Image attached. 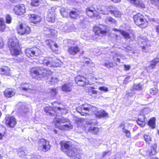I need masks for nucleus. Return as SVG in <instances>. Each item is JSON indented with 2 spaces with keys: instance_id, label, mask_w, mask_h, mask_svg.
I'll return each mask as SVG.
<instances>
[{
  "instance_id": "f257e3e1",
  "label": "nucleus",
  "mask_w": 159,
  "mask_h": 159,
  "mask_svg": "<svg viewBox=\"0 0 159 159\" xmlns=\"http://www.w3.org/2000/svg\"><path fill=\"white\" fill-rule=\"evenodd\" d=\"M77 111L81 115L95 114L96 117L99 118L108 117V114L103 109H99L88 104H85L80 106L76 108Z\"/></svg>"
},
{
  "instance_id": "f03ea898",
  "label": "nucleus",
  "mask_w": 159,
  "mask_h": 159,
  "mask_svg": "<svg viewBox=\"0 0 159 159\" xmlns=\"http://www.w3.org/2000/svg\"><path fill=\"white\" fill-rule=\"evenodd\" d=\"M30 72L31 74L35 75L38 80H41L46 77L48 78V80L52 84L57 83L58 81L57 78L51 77V75L52 74L51 71L47 70L42 67H36L32 68L30 69Z\"/></svg>"
},
{
  "instance_id": "7ed1b4c3",
  "label": "nucleus",
  "mask_w": 159,
  "mask_h": 159,
  "mask_svg": "<svg viewBox=\"0 0 159 159\" xmlns=\"http://www.w3.org/2000/svg\"><path fill=\"white\" fill-rule=\"evenodd\" d=\"M60 144L61 150L69 157L75 159H80L81 158L82 151L76 148L71 142L61 141Z\"/></svg>"
},
{
  "instance_id": "20e7f679",
  "label": "nucleus",
  "mask_w": 159,
  "mask_h": 159,
  "mask_svg": "<svg viewBox=\"0 0 159 159\" xmlns=\"http://www.w3.org/2000/svg\"><path fill=\"white\" fill-rule=\"evenodd\" d=\"M96 124V121L93 120H87L80 119L77 122L78 127L79 129H82L85 132H90L96 134L98 131V129L96 127L91 126Z\"/></svg>"
},
{
  "instance_id": "39448f33",
  "label": "nucleus",
  "mask_w": 159,
  "mask_h": 159,
  "mask_svg": "<svg viewBox=\"0 0 159 159\" xmlns=\"http://www.w3.org/2000/svg\"><path fill=\"white\" fill-rule=\"evenodd\" d=\"M52 104L53 108L46 107L45 108L44 110L47 115L52 116L55 112L61 113L62 114H65L67 113V110L62 105L60 104L58 105L56 102H52Z\"/></svg>"
},
{
  "instance_id": "423d86ee",
  "label": "nucleus",
  "mask_w": 159,
  "mask_h": 159,
  "mask_svg": "<svg viewBox=\"0 0 159 159\" xmlns=\"http://www.w3.org/2000/svg\"><path fill=\"white\" fill-rule=\"evenodd\" d=\"M55 126L58 128L62 130H69L73 128V125L70 123L69 120L61 117V118H56L54 120Z\"/></svg>"
},
{
  "instance_id": "0eeeda50",
  "label": "nucleus",
  "mask_w": 159,
  "mask_h": 159,
  "mask_svg": "<svg viewBox=\"0 0 159 159\" xmlns=\"http://www.w3.org/2000/svg\"><path fill=\"white\" fill-rule=\"evenodd\" d=\"M8 43L12 55L17 56L20 54V50L18 40L16 37H13L9 38Z\"/></svg>"
},
{
  "instance_id": "6e6552de",
  "label": "nucleus",
  "mask_w": 159,
  "mask_h": 159,
  "mask_svg": "<svg viewBox=\"0 0 159 159\" xmlns=\"http://www.w3.org/2000/svg\"><path fill=\"white\" fill-rule=\"evenodd\" d=\"M55 57H45L44 59L40 58L39 60V63L43 64L44 66L51 67H59L61 66L59 62L60 61L58 60H55Z\"/></svg>"
},
{
  "instance_id": "1a4fd4ad",
  "label": "nucleus",
  "mask_w": 159,
  "mask_h": 159,
  "mask_svg": "<svg viewBox=\"0 0 159 159\" xmlns=\"http://www.w3.org/2000/svg\"><path fill=\"white\" fill-rule=\"evenodd\" d=\"M133 18L135 24L142 28H145L148 25V21L140 13L134 15Z\"/></svg>"
},
{
  "instance_id": "9d476101",
  "label": "nucleus",
  "mask_w": 159,
  "mask_h": 159,
  "mask_svg": "<svg viewBox=\"0 0 159 159\" xmlns=\"http://www.w3.org/2000/svg\"><path fill=\"white\" fill-rule=\"evenodd\" d=\"M38 147L39 151L46 152L50 149L51 145L48 141L45 139H41L38 142Z\"/></svg>"
},
{
  "instance_id": "9b49d317",
  "label": "nucleus",
  "mask_w": 159,
  "mask_h": 159,
  "mask_svg": "<svg viewBox=\"0 0 159 159\" xmlns=\"http://www.w3.org/2000/svg\"><path fill=\"white\" fill-rule=\"evenodd\" d=\"M18 33L21 35H27L31 32L30 28L25 24H21L17 29Z\"/></svg>"
},
{
  "instance_id": "f8f14e48",
  "label": "nucleus",
  "mask_w": 159,
  "mask_h": 159,
  "mask_svg": "<svg viewBox=\"0 0 159 159\" xmlns=\"http://www.w3.org/2000/svg\"><path fill=\"white\" fill-rule=\"evenodd\" d=\"M40 52V51L39 49L36 47L27 48L25 50L26 55L28 57H31L34 56H38Z\"/></svg>"
},
{
  "instance_id": "ddd939ff",
  "label": "nucleus",
  "mask_w": 159,
  "mask_h": 159,
  "mask_svg": "<svg viewBox=\"0 0 159 159\" xmlns=\"http://www.w3.org/2000/svg\"><path fill=\"white\" fill-rule=\"evenodd\" d=\"M20 89L32 94L35 93L36 92L35 88L29 83H22L21 84Z\"/></svg>"
},
{
  "instance_id": "4468645a",
  "label": "nucleus",
  "mask_w": 159,
  "mask_h": 159,
  "mask_svg": "<svg viewBox=\"0 0 159 159\" xmlns=\"http://www.w3.org/2000/svg\"><path fill=\"white\" fill-rule=\"evenodd\" d=\"M13 11L15 14L18 15H23L26 12L25 7L23 4L15 6Z\"/></svg>"
},
{
  "instance_id": "2eb2a0df",
  "label": "nucleus",
  "mask_w": 159,
  "mask_h": 159,
  "mask_svg": "<svg viewBox=\"0 0 159 159\" xmlns=\"http://www.w3.org/2000/svg\"><path fill=\"white\" fill-rule=\"evenodd\" d=\"M56 9V7H54L48 10L47 17V20L48 21L51 22H53L55 21V10Z\"/></svg>"
},
{
  "instance_id": "dca6fc26",
  "label": "nucleus",
  "mask_w": 159,
  "mask_h": 159,
  "mask_svg": "<svg viewBox=\"0 0 159 159\" xmlns=\"http://www.w3.org/2000/svg\"><path fill=\"white\" fill-rule=\"evenodd\" d=\"M140 41L142 43L140 45L142 51L144 52H147L150 50V45L148 43V41L146 37H143L140 38Z\"/></svg>"
},
{
  "instance_id": "f3484780",
  "label": "nucleus",
  "mask_w": 159,
  "mask_h": 159,
  "mask_svg": "<svg viewBox=\"0 0 159 159\" xmlns=\"http://www.w3.org/2000/svg\"><path fill=\"white\" fill-rule=\"evenodd\" d=\"M76 83L79 86H83L89 84L88 80L84 77L78 75L75 78Z\"/></svg>"
},
{
  "instance_id": "a211bd4d",
  "label": "nucleus",
  "mask_w": 159,
  "mask_h": 159,
  "mask_svg": "<svg viewBox=\"0 0 159 159\" xmlns=\"http://www.w3.org/2000/svg\"><path fill=\"white\" fill-rule=\"evenodd\" d=\"M5 124L8 127H13L16 125V121L13 116H6L5 118Z\"/></svg>"
},
{
  "instance_id": "6ab92c4d",
  "label": "nucleus",
  "mask_w": 159,
  "mask_h": 159,
  "mask_svg": "<svg viewBox=\"0 0 159 159\" xmlns=\"http://www.w3.org/2000/svg\"><path fill=\"white\" fill-rule=\"evenodd\" d=\"M130 124L128 123H122L120 125L119 127L122 129L123 132L127 137H129L130 136V132L128 129L130 127Z\"/></svg>"
},
{
  "instance_id": "aec40b11",
  "label": "nucleus",
  "mask_w": 159,
  "mask_h": 159,
  "mask_svg": "<svg viewBox=\"0 0 159 159\" xmlns=\"http://www.w3.org/2000/svg\"><path fill=\"white\" fill-rule=\"evenodd\" d=\"M86 11L87 15L89 17L95 16L98 19L100 18V16L99 15L96 14V11L92 7H89L87 8Z\"/></svg>"
},
{
  "instance_id": "412c9836",
  "label": "nucleus",
  "mask_w": 159,
  "mask_h": 159,
  "mask_svg": "<svg viewBox=\"0 0 159 159\" xmlns=\"http://www.w3.org/2000/svg\"><path fill=\"white\" fill-rule=\"evenodd\" d=\"M15 93V90L11 88L6 89L3 93L4 96L7 98H11L13 96Z\"/></svg>"
},
{
  "instance_id": "4be33fe9",
  "label": "nucleus",
  "mask_w": 159,
  "mask_h": 159,
  "mask_svg": "<svg viewBox=\"0 0 159 159\" xmlns=\"http://www.w3.org/2000/svg\"><path fill=\"white\" fill-rule=\"evenodd\" d=\"M80 51L78 46H70L68 49V52L70 55L74 56L76 55Z\"/></svg>"
},
{
  "instance_id": "5701e85b",
  "label": "nucleus",
  "mask_w": 159,
  "mask_h": 159,
  "mask_svg": "<svg viewBox=\"0 0 159 159\" xmlns=\"http://www.w3.org/2000/svg\"><path fill=\"white\" fill-rule=\"evenodd\" d=\"M0 71L2 72V74L6 76H10L11 74L10 68L7 66L2 67L0 69Z\"/></svg>"
},
{
  "instance_id": "b1692460",
  "label": "nucleus",
  "mask_w": 159,
  "mask_h": 159,
  "mask_svg": "<svg viewBox=\"0 0 159 159\" xmlns=\"http://www.w3.org/2000/svg\"><path fill=\"white\" fill-rule=\"evenodd\" d=\"M98 13L103 14H107L109 12L112 13V10L111 7H102L100 10H98Z\"/></svg>"
},
{
  "instance_id": "393cba45",
  "label": "nucleus",
  "mask_w": 159,
  "mask_h": 159,
  "mask_svg": "<svg viewBox=\"0 0 159 159\" xmlns=\"http://www.w3.org/2000/svg\"><path fill=\"white\" fill-rule=\"evenodd\" d=\"M159 61V58H156L152 61L150 65L147 67V70L148 72H149L151 71L155 67L157 63Z\"/></svg>"
},
{
  "instance_id": "a878e982",
  "label": "nucleus",
  "mask_w": 159,
  "mask_h": 159,
  "mask_svg": "<svg viewBox=\"0 0 159 159\" xmlns=\"http://www.w3.org/2000/svg\"><path fill=\"white\" fill-rule=\"evenodd\" d=\"M5 25L4 19L2 18H0V31L3 32L5 29ZM3 46L2 41H0V48Z\"/></svg>"
},
{
  "instance_id": "bb28decb",
  "label": "nucleus",
  "mask_w": 159,
  "mask_h": 159,
  "mask_svg": "<svg viewBox=\"0 0 159 159\" xmlns=\"http://www.w3.org/2000/svg\"><path fill=\"white\" fill-rule=\"evenodd\" d=\"M145 119L144 115L140 114L138 116V120L137 121L138 124L142 127H144L145 124Z\"/></svg>"
},
{
  "instance_id": "cd10ccee",
  "label": "nucleus",
  "mask_w": 159,
  "mask_h": 159,
  "mask_svg": "<svg viewBox=\"0 0 159 159\" xmlns=\"http://www.w3.org/2000/svg\"><path fill=\"white\" fill-rule=\"evenodd\" d=\"M29 19L31 22L34 23H36L40 21L41 18L37 15L31 14L30 15Z\"/></svg>"
},
{
  "instance_id": "c85d7f7f",
  "label": "nucleus",
  "mask_w": 159,
  "mask_h": 159,
  "mask_svg": "<svg viewBox=\"0 0 159 159\" xmlns=\"http://www.w3.org/2000/svg\"><path fill=\"white\" fill-rule=\"evenodd\" d=\"M157 144L154 143L152 144L150 150L148 151V153L150 156L155 155L157 153Z\"/></svg>"
},
{
  "instance_id": "c756f323",
  "label": "nucleus",
  "mask_w": 159,
  "mask_h": 159,
  "mask_svg": "<svg viewBox=\"0 0 159 159\" xmlns=\"http://www.w3.org/2000/svg\"><path fill=\"white\" fill-rule=\"evenodd\" d=\"M72 86V83H66L62 86V90L65 92H70L71 90Z\"/></svg>"
},
{
  "instance_id": "7c9ffc66",
  "label": "nucleus",
  "mask_w": 159,
  "mask_h": 159,
  "mask_svg": "<svg viewBox=\"0 0 159 159\" xmlns=\"http://www.w3.org/2000/svg\"><path fill=\"white\" fill-rule=\"evenodd\" d=\"M84 62L88 65V69L89 70H94L95 69L94 64L91 62L89 61V59L86 58H84Z\"/></svg>"
},
{
  "instance_id": "2f4dec72",
  "label": "nucleus",
  "mask_w": 159,
  "mask_h": 159,
  "mask_svg": "<svg viewBox=\"0 0 159 159\" xmlns=\"http://www.w3.org/2000/svg\"><path fill=\"white\" fill-rule=\"evenodd\" d=\"M131 2L135 5L144 8L145 7L144 4L143 3V2L142 1L139 0H129Z\"/></svg>"
},
{
  "instance_id": "473e14b6",
  "label": "nucleus",
  "mask_w": 159,
  "mask_h": 159,
  "mask_svg": "<svg viewBox=\"0 0 159 159\" xmlns=\"http://www.w3.org/2000/svg\"><path fill=\"white\" fill-rule=\"evenodd\" d=\"M93 30L96 35L100 36L105 34L106 32L105 30H102L100 27L98 26H95L93 28Z\"/></svg>"
},
{
  "instance_id": "72a5a7b5",
  "label": "nucleus",
  "mask_w": 159,
  "mask_h": 159,
  "mask_svg": "<svg viewBox=\"0 0 159 159\" xmlns=\"http://www.w3.org/2000/svg\"><path fill=\"white\" fill-rule=\"evenodd\" d=\"M59 29L64 32H70L73 30L72 26L71 27H68L66 25H64L60 28Z\"/></svg>"
},
{
  "instance_id": "f704fd0d",
  "label": "nucleus",
  "mask_w": 159,
  "mask_h": 159,
  "mask_svg": "<svg viewBox=\"0 0 159 159\" xmlns=\"http://www.w3.org/2000/svg\"><path fill=\"white\" fill-rule=\"evenodd\" d=\"M18 154L21 159H29L30 157L29 155H26L24 151L20 150L18 151Z\"/></svg>"
},
{
  "instance_id": "c9c22d12",
  "label": "nucleus",
  "mask_w": 159,
  "mask_h": 159,
  "mask_svg": "<svg viewBox=\"0 0 159 159\" xmlns=\"http://www.w3.org/2000/svg\"><path fill=\"white\" fill-rule=\"evenodd\" d=\"M113 60L117 62H120V58L123 59L122 55L120 53H113Z\"/></svg>"
},
{
  "instance_id": "e433bc0d",
  "label": "nucleus",
  "mask_w": 159,
  "mask_h": 159,
  "mask_svg": "<svg viewBox=\"0 0 159 159\" xmlns=\"http://www.w3.org/2000/svg\"><path fill=\"white\" fill-rule=\"evenodd\" d=\"M6 129L2 125H0V140H2L6 134Z\"/></svg>"
},
{
  "instance_id": "4c0bfd02",
  "label": "nucleus",
  "mask_w": 159,
  "mask_h": 159,
  "mask_svg": "<svg viewBox=\"0 0 159 159\" xmlns=\"http://www.w3.org/2000/svg\"><path fill=\"white\" fill-rule=\"evenodd\" d=\"M114 31H116L119 32L120 34L122 35L125 39L129 38V34L126 32L120 30H118L116 29H114Z\"/></svg>"
},
{
  "instance_id": "58836bf2",
  "label": "nucleus",
  "mask_w": 159,
  "mask_h": 159,
  "mask_svg": "<svg viewBox=\"0 0 159 159\" xmlns=\"http://www.w3.org/2000/svg\"><path fill=\"white\" fill-rule=\"evenodd\" d=\"M155 118H152L149 120L148 123V125L152 129L155 128Z\"/></svg>"
},
{
  "instance_id": "ea45409f",
  "label": "nucleus",
  "mask_w": 159,
  "mask_h": 159,
  "mask_svg": "<svg viewBox=\"0 0 159 159\" xmlns=\"http://www.w3.org/2000/svg\"><path fill=\"white\" fill-rule=\"evenodd\" d=\"M60 12L62 16L64 17H67L69 14H70V12L63 8L61 9Z\"/></svg>"
},
{
  "instance_id": "a19ab883",
  "label": "nucleus",
  "mask_w": 159,
  "mask_h": 159,
  "mask_svg": "<svg viewBox=\"0 0 159 159\" xmlns=\"http://www.w3.org/2000/svg\"><path fill=\"white\" fill-rule=\"evenodd\" d=\"M79 13L76 10L72 11L70 13V15L71 18H75L78 16Z\"/></svg>"
},
{
  "instance_id": "79ce46f5",
  "label": "nucleus",
  "mask_w": 159,
  "mask_h": 159,
  "mask_svg": "<svg viewBox=\"0 0 159 159\" xmlns=\"http://www.w3.org/2000/svg\"><path fill=\"white\" fill-rule=\"evenodd\" d=\"M143 86L140 84H134L133 87V89L134 90H140L142 89Z\"/></svg>"
},
{
  "instance_id": "37998d69",
  "label": "nucleus",
  "mask_w": 159,
  "mask_h": 159,
  "mask_svg": "<svg viewBox=\"0 0 159 159\" xmlns=\"http://www.w3.org/2000/svg\"><path fill=\"white\" fill-rule=\"evenodd\" d=\"M105 22L107 23L116 24V21L115 20L111 17H107L105 20Z\"/></svg>"
},
{
  "instance_id": "c03bdc74",
  "label": "nucleus",
  "mask_w": 159,
  "mask_h": 159,
  "mask_svg": "<svg viewBox=\"0 0 159 159\" xmlns=\"http://www.w3.org/2000/svg\"><path fill=\"white\" fill-rule=\"evenodd\" d=\"M143 138L147 143L149 144L152 141V139L150 136L147 134H145L144 135Z\"/></svg>"
},
{
  "instance_id": "a18cd8bd",
  "label": "nucleus",
  "mask_w": 159,
  "mask_h": 159,
  "mask_svg": "<svg viewBox=\"0 0 159 159\" xmlns=\"http://www.w3.org/2000/svg\"><path fill=\"white\" fill-rule=\"evenodd\" d=\"M104 65L106 67L109 68L113 67L114 66V63L109 60L107 61L104 64Z\"/></svg>"
},
{
  "instance_id": "49530a36",
  "label": "nucleus",
  "mask_w": 159,
  "mask_h": 159,
  "mask_svg": "<svg viewBox=\"0 0 159 159\" xmlns=\"http://www.w3.org/2000/svg\"><path fill=\"white\" fill-rule=\"evenodd\" d=\"M88 92L89 95H92V94H96L97 93V91L94 90V89L92 87H89L88 88Z\"/></svg>"
},
{
  "instance_id": "de8ad7c7",
  "label": "nucleus",
  "mask_w": 159,
  "mask_h": 159,
  "mask_svg": "<svg viewBox=\"0 0 159 159\" xmlns=\"http://www.w3.org/2000/svg\"><path fill=\"white\" fill-rule=\"evenodd\" d=\"M43 0H32L31 2V5L33 6H37L39 4V2Z\"/></svg>"
},
{
  "instance_id": "09e8293b",
  "label": "nucleus",
  "mask_w": 159,
  "mask_h": 159,
  "mask_svg": "<svg viewBox=\"0 0 159 159\" xmlns=\"http://www.w3.org/2000/svg\"><path fill=\"white\" fill-rule=\"evenodd\" d=\"M158 89L155 87L151 89L150 90V94L152 95H155L157 93Z\"/></svg>"
},
{
  "instance_id": "8fccbe9b",
  "label": "nucleus",
  "mask_w": 159,
  "mask_h": 159,
  "mask_svg": "<svg viewBox=\"0 0 159 159\" xmlns=\"http://www.w3.org/2000/svg\"><path fill=\"white\" fill-rule=\"evenodd\" d=\"M48 92H49L50 94L52 96H55L57 93L56 89L55 88H52L51 89H50Z\"/></svg>"
},
{
  "instance_id": "3c124183",
  "label": "nucleus",
  "mask_w": 159,
  "mask_h": 159,
  "mask_svg": "<svg viewBox=\"0 0 159 159\" xmlns=\"http://www.w3.org/2000/svg\"><path fill=\"white\" fill-rule=\"evenodd\" d=\"M45 42L46 44L49 46L50 49H52V46L54 42L52 40L49 39L46 40Z\"/></svg>"
},
{
  "instance_id": "603ef678",
  "label": "nucleus",
  "mask_w": 159,
  "mask_h": 159,
  "mask_svg": "<svg viewBox=\"0 0 159 159\" xmlns=\"http://www.w3.org/2000/svg\"><path fill=\"white\" fill-rule=\"evenodd\" d=\"M152 111V109L149 108H146L143 109V114L142 115H144V114H147L148 113Z\"/></svg>"
},
{
  "instance_id": "864d4df0",
  "label": "nucleus",
  "mask_w": 159,
  "mask_h": 159,
  "mask_svg": "<svg viewBox=\"0 0 159 159\" xmlns=\"http://www.w3.org/2000/svg\"><path fill=\"white\" fill-rule=\"evenodd\" d=\"M112 13H113L114 15L116 17H120L121 16V12L119 11H115L113 12H112Z\"/></svg>"
},
{
  "instance_id": "5fc2aeb1",
  "label": "nucleus",
  "mask_w": 159,
  "mask_h": 159,
  "mask_svg": "<svg viewBox=\"0 0 159 159\" xmlns=\"http://www.w3.org/2000/svg\"><path fill=\"white\" fill-rule=\"evenodd\" d=\"M49 32L50 33V34L52 35V36L55 37L57 35V30H55L53 29H51L50 30Z\"/></svg>"
},
{
  "instance_id": "6e6d98bb",
  "label": "nucleus",
  "mask_w": 159,
  "mask_h": 159,
  "mask_svg": "<svg viewBox=\"0 0 159 159\" xmlns=\"http://www.w3.org/2000/svg\"><path fill=\"white\" fill-rule=\"evenodd\" d=\"M152 4L156 5L159 8V0H149Z\"/></svg>"
},
{
  "instance_id": "4d7b16f0",
  "label": "nucleus",
  "mask_w": 159,
  "mask_h": 159,
  "mask_svg": "<svg viewBox=\"0 0 159 159\" xmlns=\"http://www.w3.org/2000/svg\"><path fill=\"white\" fill-rule=\"evenodd\" d=\"M6 22L7 23L10 24L11 23V18L10 15H7L6 17Z\"/></svg>"
},
{
  "instance_id": "13d9d810",
  "label": "nucleus",
  "mask_w": 159,
  "mask_h": 159,
  "mask_svg": "<svg viewBox=\"0 0 159 159\" xmlns=\"http://www.w3.org/2000/svg\"><path fill=\"white\" fill-rule=\"evenodd\" d=\"M98 89L101 91H103L105 92H108V89L107 87L104 86H101Z\"/></svg>"
},
{
  "instance_id": "bf43d9fd",
  "label": "nucleus",
  "mask_w": 159,
  "mask_h": 159,
  "mask_svg": "<svg viewBox=\"0 0 159 159\" xmlns=\"http://www.w3.org/2000/svg\"><path fill=\"white\" fill-rule=\"evenodd\" d=\"M51 29L48 28L47 26H45L43 28V30L45 31L49 32L50 30Z\"/></svg>"
},
{
  "instance_id": "052dcab7",
  "label": "nucleus",
  "mask_w": 159,
  "mask_h": 159,
  "mask_svg": "<svg viewBox=\"0 0 159 159\" xmlns=\"http://www.w3.org/2000/svg\"><path fill=\"white\" fill-rule=\"evenodd\" d=\"M124 69L125 70H129L130 68V66L129 65H124Z\"/></svg>"
},
{
  "instance_id": "680f3d73",
  "label": "nucleus",
  "mask_w": 159,
  "mask_h": 159,
  "mask_svg": "<svg viewBox=\"0 0 159 159\" xmlns=\"http://www.w3.org/2000/svg\"><path fill=\"white\" fill-rule=\"evenodd\" d=\"M110 153V151L104 152L102 154V157H104L107 154Z\"/></svg>"
},
{
  "instance_id": "e2e57ef3",
  "label": "nucleus",
  "mask_w": 159,
  "mask_h": 159,
  "mask_svg": "<svg viewBox=\"0 0 159 159\" xmlns=\"http://www.w3.org/2000/svg\"><path fill=\"white\" fill-rule=\"evenodd\" d=\"M113 2L116 3L119 2H120V0H111Z\"/></svg>"
},
{
  "instance_id": "0e129e2a",
  "label": "nucleus",
  "mask_w": 159,
  "mask_h": 159,
  "mask_svg": "<svg viewBox=\"0 0 159 159\" xmlns=\"http://www.w3.org/2000/svg\"><path fill=\"white\" fill-rule=\"evenodd\" d=\"M126 49L128 51H130L131 49V48L129 46H127L126 48Z\"/></svg>"
},
{
  "instance_id": "69168bd1",
  "label": "nucleus",
  "mask_w": 159,
  "mask_h": 159,
  "mask_svg": "<svg viewBox=\"0 0 159 159\" xmlns=\"http://www.w3.org/2000/svg\"><path fill=\"white\" fill-rule=\"evenodd\" d=\"M156 30L157 32L159 33V26L158 25L156 27Z\"/></svg>"
},
{
  "instance_id": "338daca9",
  "label": "nucleus",
  "mask_w": 159,
  "mask_h": 159,
  "mask_svg": "<svg viewBox=\"0 0 159 159\" xmlns=\"http://www.w3.org/2000/svg\"><path fill=\"white\" fill-rule=\"evenodd\" d=\"M53 45H54V47L56 48H57L58 47V45L56 43H53Z\"/></svg>"
},
{
  "instance_id": "774afa93",
  "label": "nucleus",
  "mask_w": 159,
  "mask_h": 159,
  "mask_svg": "<svg viewBox=\"0 0 159 159\" xmlns=\"http://www.w3.org/2000/svg\"><path fill=\"white\" fill-rule=\"evenodd\" d=\"M23 59L22 58L20 59H20H19L18 61V62H21L23 61Z\"/></svg>"
}]
</instances>
